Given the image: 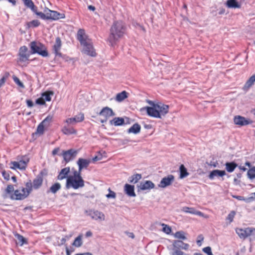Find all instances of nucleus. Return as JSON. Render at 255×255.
<instances>
[{
  "label": "nucleus",
  "instance_id": "obj_1",
  "mask_svg": "<svg viewBox=\"0 0 255 255\" xmlns=\"http://www.w3.org/2000/svg\"><path fill=\"white\" fill-rule=\"evenodd\" d=\"M147 103L151 106L144 107L142 110H145L150 117L162 119L168 113L169 106L167 105L162 103H154L150 100H147Z\"/></svg>",
  "mask_w": 255,
  "mask_h": 255
},
{
  "label": "nucleus",
  "instance_id": "obj_2",
  "mask_svg": "<svg viewBox=\"0 0 255 255\" xmlns=\"http://www.w3.org/2000/svg\"><path fill=\"white\" fill-rule=\"evenodd\" d=\"M125 26L121 21H117L114 22L110 29V34L108 38L109 45L114 47L118 39L125 33Z\"/></svg>",
  "mask_w": 255,
  "mask_h": 255
},
{
  "label": "nucleus",
  "instance_id": "obj_3",
  "mask_svg": "<svg viewBox=\"0 0 255 255\" xmlns=\"http://www.w3.org/2000/svg\"><path fill=\"white\" fill-rule=\"evenodd\" d=\"M77 39L83 46V52L89 56L95 57L96 53L94 50L91 40L88 38L83 29H80L77 33Z\"/></svg>",
  "mask_w": 255,
  "mask_h": 255
},
{
  "label": "nucleus",
  "instance_id": "obj_4",
  "mask_svg": "<svg viewBox=\"0 0 255 255\" xmlns=\"http://www.w3.org/2000/svg\"><path fill=\"white\" fill-rule=\"evenodd\" d=\"M30 54H38L42 57L48 56V53L45 46L40 42L32 41L29 44Z\"/></svg>",
  "mask_w": 255,
  "mask_h": 255
},
{
  "label": "nucleus",
  "instance_id": "obj_5",
  "mask_svg": "<svg viewBox=\"0 0 255 255\" xmlns=\"http://www.w3.org/2000/svg\"><path fill=\"white\" fill-rule=\"evenodd\" d=\"M84 181L82 177L75 178L74 177H69L67 179L66 188L72 187L74 189L82 188L84 186Z\"/></svg>",
  "mask_w": 255,
  "mask_h": 255
},
{
  "label": "nucleus",
  "instance_id": "obj_6",
  "mask_svg": "<svg viewBox=\"0 0 255 255\" xmlns=\"http://www.w3.org/2000/svg\"><path fill=\"white\" fill-rule=\"evenodd\" d=\"M44 12L45 13V20H57L65 17L64 14L51 10L48 8H45Z\"/></svg>",
  "mask_w": 255,
  "mask_h": 255
},
{
  "label": "nucleus",
  "instance_id": "obj_7",
  "mask_svg": "<svg viewBox=\"0 0 255 255\" xmlns=\"http://www.w3.org/2000/svg\"><path fill=\"white\" fill-rule=\"evenodd\" d=\"M236 232L242 239H245L247 237L255 236V228H246L245 229L237 228Z\"/></svg>",
  "mask_w": 255,
  "mask_h": 255
},
{
  "label": "nucleus",
  "instance_id": "obj_8",
  "mask_svg": "<svg viewBox=\"0 0 255 255\" xmlns=\"http://www.w3.org/2000/svg\"><path fill=\"white\" fill-rule=\"evenodd\" d=\"M87 215L90 216L92 219L96 221H103L105 220L104 214L100 211L95 210H89L86 211Z\"/></svg>",
  "mask_w": 255,
  "mask_h": 255
},
{
  "label": "nucleus",
  "instance_id": "obj_9",
  "mask_svg": "<svg viewBox=\"0 0 255 255\" xmlns=\"http://www.w3.org/2000/svg\"><path fill=\"white\" fill-rule=\"evenodd\" d=\"M30 54V52H28V48L26 46H21L19 50L18 61L21 62H24L28 60Z\"/></svg>",
  "mask_w": 255,
  "mask_h": 255
},
{
  "label": "nucleus",
  "instance_id": "obj_10",
  "mask_svg": "<svg viewBox=\"0 0 255 255\" xmlns=\"http://www.w3.org/2000/svg\"><path fill=\"white\" fill-rule=\"evenodd\" d=\"M78 151L74 149H70L68 150H63L62 152V156L64 160L66 162H68L73 160L77 156Z\"/></svg>",
  "mask_w": 255,
  "mask_h": 255
},
{
  "label": "nucleus",
  "instance_id": "obj_11",
  "mask_svg": "<svg viewBox=\"0 0 255 255\" xmlns=\"http://www.w3.org/2000/svg\"><path fill=\"white\" fill-rule=\"evenodd\" d=\"M53 117L48 115L40 124L38 126L36 133L39 134H43L44 132V128L45 127H48L50 123L52 122Z\"/></svg>",
  "mask_w": 255,
  "mask_h": 255
},
{
  "label": "nucleus",
  "instance_id": "obj_12",
  "mask_svg": "<svg viewBox=\"0 0 255 255\" xmlns=\"http://www.w3.org/2000/svg\"><path fill=\"white\" fill-rule=\"evenodd\" d=\"M28 196V192L25 191V188L22 187L21 189L14 191L13 194L11 195V198L15 200H22Z\"/></svg>",
  "mask_w": 255,
  "mask_h": 255
},
{
  "label": "nucleus",
  "instance_id": "obj_13",
  "mask_svg": "<svg viewBox=\"0 0 255 255\" xmlns=\"http://www.w3.org/2000/svg\"><path fill=\"white\" fill-rule=\"evenodd\" d=\"M84 120V115L83 113H79L76 115L73 118H70L67 119L65 123H66L68 126L74 125L77 123L81 122Z\"/></svg>",
  "mask_w": 255,
  "mask_h": 255
},
{
  "label": "nucleus",
  "instance_id": "obj_14",
  "mask_svg": "<svg viewBox=\"0 0 255 255\" xmlns=\"http://www.w3.org/2000/svg\"><path fill=\"white\" fill-rule=\"evenodd\" d=\"M174 180V176L170 174L167 176L163 177L158 185L159 187L165 188L170 185Z\"/></svg>",
  "mask_w": 255,
  "mask_h": 255
},
{
  "label": "nucleus",
  "instance_id": "obj_15",
  "mask_svg": "<svg viewBox=\"0 0 255 255\" xmlns=\"http://www.w3.org/2000/svg\"><path fill=\"white\" fill-rule=\"evenodd\" d=\"M62 42L60 38L59 37H56L55 43L53 46V51L55 54L56 56L61 57L62 54L60 52L61 48Z\"/></svg>",
  "mask_w": 255,
  "mask_h": 255
},
{
  "label": "nucleus",
  "instance_id": "obj_16",
  "mask_svg": "<svg viewBox=\"0 0 255 255\" xmlns=\"http://www.w3.org/2000/svg\"><path fill=\"white\" fill-rule=\"evenodd\" d=\"M172 245L174 247V249H182L184 250H187L189 248V245L188 244L185 243L181 240L174 241L173 242Z\"/></svg>",
  "mask_w": 255,
  "mask_h": 255
},
{
  "label": "nucleus",
  "instance_id": "obj_17",
  "mask_svg": "<svg viewBox=\"0 0 255 255\" xmlns=\"http://www.w3.org/2000/svg\"><path fill=\"white\" fill-rule=\"evenodd\" d=\"M234 122L236 125L241 126H246L252 123L250 120H247L245 117L240 116L235 117Z\"/></svg>",
  "mask_w": 255,
  "mask_h": 255
},
{
  "label": "nucleus",
  "instance_id": "obj_18",
  "mask_svg": "<svg viewBox=\"0 0 255 255\" xmlns=\"http://www.w3.org/2000/svg\"><path fill=\"white\" fill-rule=\"evenodd\" d=\"M99 115L108 119L110 117L114 116L115 114L111 108L106 107L102 109Z\"/></svg>",
  "mask_w": 255,
  "mask_h": 255
},
{
  "label": "nucleus",
  "instance_id": "obj_19",
  "mask_svg": "<svg viewBox=\"0 0 255 255\" xmlns=\"http://www.w3.org/2000/svg\"><path fill=\"white\" fill-rule=\"evenodd\" d=\"M91 163L90 159L80 158L77 161L78 168L80 171H82L83 169L87 168Z\"/></svg>",
  "mask_w": 255,
  "mask_h": 255
},
{
  "label": "nucleus",
  "instance_id": "obj_20",
  "mask_svg": "<svg viewBox=\"0 0 255 255\" xmlns=\"http://www.w3.org/2000/svg\"><path fill=\"white\" fill-rule=\"evenodd\" d=\"M181 211L186 213L196 215L200 217H204V215L202 212L196 210L194 208L185 206L182 207Z\"/></svg>",
  "mask_w": 255,
  "mask_h": 255
},
{
  "label": "nucleus",
  "instance_id": "obj_21",
  "mask_svg": "<svg viewBox=\"0 0 255 255\" xmlns=\"http://www.w3.org/2000/svg\"><path fill=\"white\" fill-rule=\"evenodd\" d=\"M154 184L151 181L147 180L140 183L138 188L141 190H150L154 188Z\"/></svg>",
  "mask_w": 255,
  "mask_h": 255
},
{
  "label": "nucleus",
  "instance_id": "obj_22",
  "mask_svg": "<svg viewBox=\"0 0 255 255\" xmlns=\"http://www.w3.org/2000/svg\"><path fill=\"white\" fill-rule=\"evenodd\" d=\"M124 192L129 197H134L136 196L133 185L126 184L124 186Z\"/></svg>",
  "mask_w": 255,
  "mask_h": 255
},
{
  "label": "nucleus",
  "instance_id": "obj_23",
  "mask_svg": "<svg viewBox=\"0 0 255 255\" xmlns=\"http://www.w3.org/2000/svg\"><path fill=\"white\" fill-rule=\"evenodd\" d=\"M43 182V175L41 172L38 174L33 181V187L35 189H37L42 185Z\"/></svg>",
  "mask_w": 255,
  "mask_h": 255
},
{
  "label": "nucleus",
  "instance_id": "obj_24",
  "mask_svg": "<svg viewBox=\"0 0 255 255\" xmlns=\"http://www.w3.org/2000/svg\"><path fill=\"white\" fill-rule=\"evenodd\" d=\"M226 175V172L224 170H214L212 171L209 175V178L213 180L215 177H222Z\"/></svg>",
  "mask_w": 255,
  "mask_h": 255
},
{
  "label": "nucleus",
  "instance_id": "obj_25",
  "mask_svg": "<svg viewBox=\"0 0 255 255\" xmlns=\"http://www.w3.org/2000/svg\"><path fill=\"white\" fill-rule=\"evenodd\" d=\"M255 82V75L251 76L245 83L243 89L247 92L254 84Z\"/></svg>",
  "mask_w": 255,
  "mask_h": 255
},
{
  "label": "nucleus",
  "instance_id": "obj_26",
  "mask_svg": "<svg viewBox=\"0 0 255 255\" xmlns=\"http://www.w3.org/2000/svg\"><path fill=\"white\" fill-rule=\"evenodd\" d=\"M70 172V167H67L62 169L59 173L57 176V179L59 180H63L67 177L68 173Z\"/></svg>",
  "mask_w": 255,
  "mask_h": 255
},
{
  "label": "nucleus",
  "instance_id": "obj_27",
  "mask_svg": "<svg viewBox=\"0 0 255 255\" xmlns=\"http://www.w3.org/2000/svg\"><path fill=\"white\" fill-rule=\"evenodd\" d=\"M124 119L120 117L115 118L110 122L111 125H114L115 126H122L124 124Z\"/></svg>",
  "mask_w": 255,
  "mask_h": 255
},
{
  "label": "nucleus",
  "instance_id": "obj_28",
  "mask_svg": "<svg viewBox=\"0 0 255 255\" xmlns=\"http://www.w3.org/2000/svg\"><path fill=\"white\" fill-rule=\"evenodd\" d=\"M140 126L137 123L133 124L128 130V133H133L137 134L140 131Z\"/></svg>",
  "mask_w": 255,
  "mask_h": 255
},
{
  "label": "nucleus",
  "instance_id": "obj_29",
  "mask_svg": "<svg viewBox=\"0 0 255 255\" xmlns=\"http://www.w3.org/2000/svg\"><path fill=\"white\" fill-rule=\"evenodd\" d=\"M226 5L229 8H240L241 5L236 0H228Z\"/></svg>",
  "mask_w": 255,
  "mask_h": 255
},
{
  "label": "nucleus",
  "instance_id": "obj_30",
  "mask_svg": "<svg viewBox=\"0 0 255 255\" xmlns=\"http://www.w3.org/2000/svg\"><path fill=\"white\" fill-rule=\"evenodd\" d=\"M29 161V158L26 156H24L22 157L21 160L18 161L21 166V170H24L26 168Z\"/></svg>",
  "mask_w": 255,
  "mask_h": 255
},
{
  "label": "nucleus",
  "instance_id": "obj_31",
  "mask_svg": "<svg viewBox=\"0 0 255 255\" xmlns=\"http://www.w3.org/2000/svg\"><path fill=\"white\" fill-rule=\"evenodd\" d=\"M128 97V93L125 91L118 93L116 97L115 100L117 102H121Z\"/></svg>",
  "mask_w": 255,
  "mask_h": 255
},
{
  "label": "nucleus",
  "instance_id": "obj_32",
  "mask_svg": "<svg viewBox=\"0 0 255 255\" xmlns=\"http://www.w3.org/2000/svg\"><path fill=\"white\" fill-rule=\"evenodd\" d=\"M225 166L228 172H232L237 166V164L234 162H231L226 163Z\"/></svg>",
  "mask_w": 255,
  "mask_h": 255
},
{
  "label": "nucleus",
  "instance_id": "obj_33",
  "mask_svg": "<svg viewBox=\"0 0 255 255\" xmlns=\"http://www.w3.org/2000/svg\"><path fill=\"white\" fill-rule=\"evenodd\" d=\"M141 178V175L140 174H135L129 177L128 181L130 183H136Z\"/></svg>",
  "mask_w": 255,
  "mask_h": 255
},
{
  "label": "nucleus",
  "instance_id": "obj_34",
  "mask_svg": "<svg viewBox=\"0 0 255 255\" xmlns=\"http://www.w3.org/2000/svg\"><path fill=\"white\" fill-rule=\"evenodd\" d=\"M83 235L82 234L79 235L74 241L72 245L75 247H80L83 244L82 241Z\"/></svg>",
  "mask_w": 255,
  "mask_h": 255
},
{
  "label": "nucleus",
  "instance_id": "obj_35",
  "mask_svg": "<svg viewBox=\"0 0 255 255\" xmlns=\"http://www.w3.org/2000/svg\"><path fill=\"white\" fill-rule=\"evenodd\" d=\"M61 185L59 183H55L53 184L49 188L48 192H50L53 194H55L58 190L61 189Z\"/></svg>",
  "mask_w": 255,
  "mask_h": 255
},
{
  "label": "nucleus",
  "instance_id": "obj_36",
  "mask_svg": "<svg viewBox=\"0 0 255 255\" xmlns=\"http://www.w3.org/2000/svg\"><path fill=\"white\" fill-rule=\"evenodd\" d=\"M62 131L65 134H72L76 133V130L74 128H68L66 126L63 127Z\"/></svg>",
  "mask_w": 255,
  "mask_h": 255
},
{
  "label": "nucleus",
  "instance_id": "obj_37",
  "mask_svg": "<svg viewBox=\"0 0 255 255\" xmlns=\"http://www.w3.org/2000/svg\"><path fill=\"white\" fill-rule=\"evenodd\" d=\"M179 170H180V178L183 179V178L187 177L189 175V173L187 172V169L185 167L184 165L182 164L180 166Z\"/></svg>",
  "mask_w": 255,
  "mask_h": 255
},
{
  "label": "nucleus",
  "instance_id": "obj_38",
  "mask_svg": "<svg viewBox=\"0 0 255 255\" xmlns=\"http://www.w3.org/2000/svg\"><path fill=\"white\" fill-rule=\"evenodd\" d=\"M54 94L52 91H46L42 94L41 97L44 101H50L51 100V96Z\"/></svg>",
  "mask_w": 255,
  "mask_h": 255
},
{
  "label": "nucleus",
  "instance_id": "obj_39",
  "mask_svg": "<svg viewBox=\"0 0 255 255\" xmlns=\"http://www.w3.org/2000/svg\"><path fill=\"white\" fill-rule=\"evenodd\" d=\"M185 233L183 231H178L175 233L174 237L179 239L185 240L187 238L185 236Z\"/></svg>",
  "mask_w": 255,
  "mask_h": 255
},
{
  "label": "nucleus",
  "instance_id": "obj_40",
  "mask_svg": "<svg viewBox=\"0 0 255 255\" xmlns=\"http://www.w3.org/2000/svg\"><path fill=\"white\" fill-rule=\"evenodd\" d=\"M15 237L18 241L17 244H19L20 246H22L24 244L27 243L26 239L22 236L17 234L15 235Z\"/></svg>",
  "mask_w": 255,
  "mask_h": 255
},
{
  "label": "nucleus",
  "instance_id": "obj_41",
  "mask_svg": "<svg viewBox=\"0 0 255 255\" xmlns=\"http://www.w3.org/2000/svg\"><path fill=\"white\" fill-rule=\"evenodd\" d=\"M247 175L250 179H253L255 178V166L253 167L248 170Z\"/></svg>",
  "mask_w": 255,
  "mask_h": 255
},
{
  "label": "nucleus",
  "instance_id": "obj_42",
  "mask_svg": "<svg viewBox=\"0 0 255 255\" xmlns=\"http://www.w3.org/2000/svg\"><path fill=\"white\" fill-rule=\"evenodd\" d=\"M10 168L12 169H19L21 170V166L18 161L11 162Z\"/></svg>",
  "mask_w": 255,
  "mask_h": 255
},
{
  "label": "nucleus",
  "instance_id": "obj_43",
  "mask_svg": "<svg viewBox=\"0 0 255 255\" xmlns=\"http://www.w3.org/2000/svg\"><path fill=\"white\" fill-rule=\"evenodd\" d=\"M171 255H190L189 254L185 253L180 250L173 249Z\"/></svg>",
  "mask_w": 255,
  "mask_h": 255
},
{
  "label": "nucleus",
  "instance_id": "obj_44",
  "mask_svg": "<svg viewBox=\"0 0 255 255\" xmlns=\"http://www.w3.org/2000/svg\"><path fill=\"white\" fill-rule=\"evenodd\" d=\"M236 212L235 211H232L228 215L226 220H229V223H231L233 221Z\"/></svg>",
  "mask_w": 255,
  "mask_h": 255
},
{
  "label": "nucleus",
  "instance_id": "obj_45",
  "mask_svg": "<svg viewBox=\"0 0 255 255\" xmlns=\"http://www.w3.org/2000/svg\"><path fill=\"white\" fill-rule=\"evenodd\" d=\"M26 187L25 188V191L28 192V195L32 190V184L30 180L26 182L25 184Z\"/></svg>",
  "mask_w": 255,
  "mask_h": 255
},
{
  "label": "nucleus",
  "instance_id": "obj_46",
  "mask_svg": "<svg viewBox=\"0 0 255 255\" xmlns=\"http://www.w3.org/2000/svg\"><path fill=\"white\" fill-rule=\"evenodd\" d=\"M163 227L162 231L167 234H169L171 232V229L169 226L164 224H162Z\"/></svg>",
  "mask_w": 255,
  "mask_h": 255
},
{
  "label": "nucleus",
  "instance_id": "obj_47",
  "mask_svg": "<svg viewBox=\"0 0 255 255\" xmlns=\"http://www.w3.org/2000/svg\"><path fill=\"white\" fill-rule=\"evenodd\" d=\"M12 79L14 81V82L18 86H19L21 88H24V86L23 85V84L20 81V80L19 79V78H18L16 76H13L12 77Z\"/></svg>",
  "mask_w": 255,
  "mask_h": 255
},
{
  "label": "nucleus",
  "instance_id": "obj_48",
  "mask_svg": "<svg viewBox=\"0 0 255 255\" xmlns=\"http://www.w3.org/2000/svg\"><path fill=\"white\" fill-rule=\"evenodd\" d=\"M108 191L109 192V194L106 195V197L108 199L110 198H115L116 197V194L115 192L112 191L110 188H109Z\"/></svg>",
  "mask_w": 255,
  "mask_h": 255
},
{
  "label": "nucleus",
  "instance_id": "obj_49",
  "mask_svg": "<svg viewBox=\"0 0 255 255\" xmlns=\"http://www.w3.org/2000/svg\"><path fill=\"white\" fill-rule=\"evenodd\" d=\"M23 1L25 5L27 7L30 8V7H33L34 3L32 0H23Z\"/></svg>",
  "mask_w": 255,
  "mask_h": 255
},
{
  "label": "nucleus",
  "instance_id": "obj_50",
  "mask_svg": "<svg viewBox=\"0 0 255 255\" xmlns=\"http://www.w3.org/2000/svg\"><path fill=\"white\" fill-rule=\"evenodd\" d=\"M13 191H14V187L12 185H8L5 189V192L7 194H12V193H13Z\"/></svg>",
  "mask_w": 255,
  "mask_h": 255
},
{
  "label": "nucleus",
  "instance_id": "obj_51",
  "mask_svg": "<svg viewBox=\"0 0 255 255\" xmlns=\"http://www.w3.org/2000/svg\"><path fill=\"white\" fill-rule=\"evenodd\" d=\"M2 176L3 177V178L6 180H8L10 178V175L8 173V172L6 171H5V170H3L2 171Z\"/></svg>",
  "mask_w": 255,
  "mask_h": 255
},
{
  "label": "nucleus",
  "instance_id": "obj_52",
  "mask_svg": "<svg viewBox=\"0 0 255 255\" xmlns=\"http://www.w3.org/2000/svg\"><path fill=\"white\" fill-rule=\"evenodd\" d=\"M81 171H80L79 169L78 168V171H75L74 172V173H73V176H70V177H74L76 178H79V177H82V176L81 175Z\"/></svg>",
  "mask_w": 255,
  "mask_h": 255
},
{
  "label": "nucleus",
  "instance_id": "obj_53",
  "mask_svg": "<svg viewBox=\"0 0 255 255\" xmlns=\"http://www.w3.org/2000/svg\"><path fill=\"white\" fill-rule=\"evenodd\" d=\"M36 15L43 20H45V13L42 12H36Z\"/></svg>",
  "mask_w": 255,
  "mask_h": 255
},
{
  "label": "nucleus",
  "instance_id": "obj_54",
  "mask_svg": "<svg viewBox=\"0 0 255 255\" xmlns=\"http://www.w3.org/2000/svg\"><path fill=\"white\" fill-rule=\"evenodd\" d=\"M30 23L32 26H33L34 27H37L40 25V22H39V20L35 19V20H32L30 22Z\"/></svg>",
  "mask_w": 255,
  "mask_h": 255
},
{
  "label": "nucleus",
  "instance_id": "obj_55",
  "mask_svg": "<svg viewBox=\"0 0 255 255\" xmlns=\"http://www.w3.org/2000/svg\"><path fill=\"white\" fill-rule=\"evenodd\" d=\"M203 251L205 253L207 254L208 255H209L211 254H212V253L211 252V248L210 247H207L204 248L203 249Z\"/></svg>",
  "mask_w": 255,
  "mask_h": 255
},
{
  "label": "nucleus",
  "instance_id": "obj_56",
  "mask_svg": "<svg viewBox=\"0 0 255 255\" xmlns=\"http://www.w3.org/2000/svg\"><path fill=\"white\" fill-rule=\"evenodd\" d=\"M36 103L38 105H43L45 104V102L42 97H40L36 100Z\"/></svg>",
  "mask_w": 255,
  "mask_h": 255
},
{
  "label": "nucleus",
  "instance_id": "obj_57",
  "mask_svg": "<svg viewBox=\"0 0 255 255\" xmlns=\"http://www.w3.org/2000/svg\"><path fill=\"white\" fill-rule=\"evenodd\" d=\"M198 240L197 241V244L199 246H201V242L203 241L204 238L202 235H200L198 237Z\"/></svg>",
  "mask_w": 255,
  "mask_h": 255
},
{
  "label": "nucleus",
  "instance_id": "obj_58",
  "mask_svg": "<svg viewBox=\"0 0 255 255\" xmlns=\"http://www.w3.org/2000/svg\"><path fill=\"white\" fill-rule=\"evenodd\" d=\"M71 237V235L68 236H66L65 238H63L61 240V244H64L67 241V240L69 239Z\"/></svg>",
  "mask_w": 255,
  "mask_h": 255
},
{
  "label": "nucleus",
  "instance_id": "obj_59",
  "mask_svg": "<svg viewBox=\"0 0 255 255\" xmlns=\"http://www.w3.org/2000/svg\"><path fill=\"white\" fill-rule=\"evenodd\" d=\"M102 158V155H98V156H95L93 158V161H98V160H101Z\"/></svg>",
  "mask_w": 255,
  "mask_h": 255
},
{
  "label": "nucleus",
  "instance_id": "obj_60",
  "mask_svg": "<svg viewBox=\"0 0 255 255\" xmlns=\"http://www.w3.org/2000/svg\"><path fill=\"white\" fill-rule=\"evenodd\" d=\"M233 197L238 199V200H241H241H244V201L245 200V199L244 198V197L243 196H241L234 195V196H233Z\"/></svg>",
  "mask_w": 255,
  "mask_h": 255
},
{
  "label": "nucleus",
  "instance_id": "obj_61",
  "mask_svg": "<svg viewBox=\"0 0 255 255\" xmlns=\"http://www.w3.org/2000/svg\"><path fill=\"white\" fill-rule=\"evenodd\" d=\"M26 103L28 107H32L33 106V102L30 100H26Z\"/></svg>",
  "mask_w": 255,
  "mask_h": 255
},
{
  "label": "nucleus",
  "instance_id": "obj_62",
  "mask_svg": "<svg viewBox=\"0 0 255 255\" xmlns=\"http://www.w3.org/2000/svg\"><path fill=\"white\" fill-rule=\"evenodd\" d=\"M29 8L36 14V12H38L37 10V7L33 4V7H30Z\"/></svg>",
  "mask_w": 255,
  "mask_h": 255
},
{
  "label": "nucleus",
  "instance_id": "obj_63",
  "mask_svg": "<svg viewBox=\"0 0 255 255\" xmlns=\"http://www.w3.org/2000/svg\"><path fill=\"white\" fill-rule=\"evenodd\" d=\"M59 151V148H58V147L55 148L52 151V155H55L56 154H57V153Z\"/></svg>",
  "mask_w": 255,
  "mask_h": 255
},
{
  "label": "nucleus",
  "instance_id": "obj_64",
  "mask_svg": "<svg viewBox=\"0 0 255 255\" xmlns=\"http://www.w3.org/2000/svg\"><path fill=\"white\" fill-rule=\"evenodd\" d=\"M5 79L4 77H2L0 80V88L5 83Z\"/></svg>",
  "mask_w": 255,
  "mask_h": 255
}]
</instances>
